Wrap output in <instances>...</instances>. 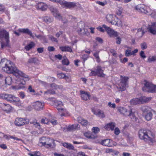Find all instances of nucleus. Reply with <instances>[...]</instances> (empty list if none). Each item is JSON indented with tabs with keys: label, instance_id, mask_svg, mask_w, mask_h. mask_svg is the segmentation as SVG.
<instances>
[{
	"label": "nucleus",
	"instance_id": "nucleus-1",
	"mask_svg": "<svg viewBox=\"0 0 156 156\" xmlns=\"http://www.w3.org/2000/svg\"><path fill=\"white\" fill-rule=\"evenodd\" d=\"M0 66L5 72L8 73H12L16 77H22L24 80L23 81L21 82V83L23 85H24L25 81H28L30 79L28 76L18 69L10 61L5 59H2L0 62Z\"/></svg>",
	"mask_w": 156,
	"mask_h": 156
},
{
	"label": "nucleus",
	"instance_id": "nucleus-2",
	"mask_svg": "<svg viewBox=\"0 0 156 156\" xmlns=\"http://www.w3.org/2000/svg\"><path fill=\"white\" fill-rule=\"evenodd\" d=\"M138 133L139 138L145 142L149 143H153L154 142V139L150 131L140 130Z\"/></svg>",
	"mask_w": 156,
	"mask_h": 156
},
{
	"label": "nucleus",
	"instance_id": "nucleus-3",
	"mask_svg": "<svg viewBox=\"0 0 156 156\" xmlns=\"http://www.w3.org/2000/svg\"><path fill=\"white\" fill-rule=\"evenodd\" d=\"M144 86L142 90L144 92L151 93H156V85H154L147 80L144 81Z\"/></svg>",
	"mask_w": 156,
	"mask_h": 156
},
{
	"label": "nucleus",
	"instance_id": "nucleus-4",
	"mask_svg": "<svg viewBox=\"0 0 156 156\" xmlns=\"http://www.w3.org/2000/svg\"><path fill=\"white\" fill-rule=\"evenodd\" d=\"M118 111L121 114L126 116H129L131 119L135 117L134 113L133 112L131 108L129 110H127L124 107H120L118 108Z\"/></svg>",
	"mask_w": 156,
	"mask_h": 156
},
{
	"label": "nucleus",
	"instance_id": "nucleus-5",
	"mask_svg": "<svg viewBox=\"0 0 156 156\" xmlns=\"http://www.w3.org/2000/svg\"><path fill=\"white\" fill-rule=\"evenodd\" d=\"M54 105L61 116H66V115L68 114L69 112L66 109L60 107L63 105V104L61 101H55L54 102Z\"/></svg>",
	"mask_w": 156,
	"mask_h": 156
},
{
	"label": "nucleus",
	"instance_id": "nucleus-6",
	"mask_svg": "<svg viewBox=\"0 0 156 156\" xmlns=\"http://www.w3.org/2000/svg\"><path fill=\"white\" fill-rule=\"evenodd\" d=\"M49 9L53 15L56 18H57L59 20H61L64 23H66L67 22L66 20H64L62 19V17L57 9L55 7L53 6H50L49 7Z\"/></svg>",
	"mask_w": 156,
	"mask_h": 156
},
{
	"label": "nucleus",
	"instance_id": "nucleus-7",
	"mask_svg": "<svg viewBox=\"0 0 156 156\" xmlns=\"http://www.w3.org/2000/svg\"><path fill=\"white\" fill-rule=\"evenodd\" d=\"M91 73L90 74V76H95L98 75V76L101 77H104L105 75L103 73V70L102 69V67L100 66H98L96 68L95 70H91Z\"/></svg>",
	"mask_w": 156,
	"mask_h": 156
},
{
	"label": "nucleus",
	"instance_id": "nucleus-8",
	"mask_svg": "<svg viewBox=\"0 0 156 156\" xmlns=\"http://www.w3.org/2000/svg\"><path fill=\"white\" fill-rule=\"evenodd\" d=\"M29 122V119L24 118H17L15 119L14 124L17 126H20L28 124Z\"/></svg>",
	"mask_w": 156,
	"mask_h": 156
},
{
	"label": "nucleus",
	"instance_id": "nucleus-9",
	"mask_svg": "<svg viewBox=\"0 0 156 156\" xmlns=\"http://www.w3.org/2000/svg\"><path fill=\"white\" fill-rule=\"evenodd\" d=\"M128 78L127 77L121 76V82L119 84L120 91H122L126 89V87L128 85Z\"/></svg>",
	"mask_w": 156,
	"mask_h": 156
},
{
	"label": "nucleus",
	"instance_id": "nucleus-10",
	"mask_svg": "<svg viewBox=\"0 0 156 156\" xmlns=\"http://www.w3.org/2000/svg\"><path fill=\"white\" fill-rule=\"evenodd\" d=\"M102 27L105 29L108 34L110 37H117L118 36V33L110 27H107L105 24H103Z\"/></svg>",
	"mask_w": 156,
	"mask_h": 156
},
{
	"label": "nucleus",
	"instance_id": "nucleus-11",
	"mask_svg": "<svg viewBox=\"0 0 156 156\" xmlns=\"http://www.w3.org/2000/svg\"><path fill=\"white\" fill-rule=\"evenodd\" d=\"M76 3L73 2H67L62 0L61 6L63 8L72 9L75 8L76 6Z\"/></svg>",
	"mask_w": 156,
	"mask_h": 156
},
{
	"label": "nucleus",
	"instance_id": "nucleus-12",
	"mask_svg": "<svg viewBox=\"0 0 156 156\" xmlns=\"http://www.w3.org/2000/svg\"><path fill=\"white\" fill-rule=\"evenodd\" d=\"M100 144L103 146L108 147H112L116 145V143L109 139H106L102 140L100 143Z\"/></svg>",
	"mask_w": 156,
	"mask_h": 156
},
{
	"label": "nucleus",
	"instance_id": "nucleus-13",
	"mask_svg": "<svg viewBox=\"0 0 156 156\" xmlns=\"http://www.w3.org/2000/svg\"><path fill=\"white\" fill-rule=\"evenodd\" d=\"M149 7V6L142 4L137 5L135 8L139 12L147 14Z\"/></svg>",
	"mask_w": 156,
	"mask_h": 156
},
{
	"label": "nucleus",
	"instance_id": "nucleus-14",
	"mask_svg": "<svg viewBox=\"0 0 156 156\" xmlns=\"http://www.w3.org/2000/svg\"><path fill=\"white\" fill-rule=\"evenodd\" d=\"M0 108L1 109L7 112H9L12 110V107L9 104L3 103H0Z\"/></svg>",
	"mask_w": 156,
	"mask_h": 156
},
{
	"label": "nucleus",
	"instance_id": "nucleus-15",
	"mask_svg": "<svg viewBox=\"0 0 156 156\" xmlns=\"http://www.w3.org/2000/svg\"><path fill=\"white\" fill-rule=\"evenodd\" d=\"M0 98L4 99L7 101L12 102L14 96L12 94H0Z\"/></svg>",
	"mask_w": 156,
	"mask_h": 156
},
{
	"label": "nucleus",
	"instance_id": "nucleus-16",
	"mask_svg": "<svg viewBox=\"0 0 156 156\" xmlns=\"http://www.w3.org/2000/svg\"><path fill=\"white\" fill-rule=\"evenodd\" d=\"M148 31L153 34H156V22L151 23V25H149L147 28Z\"/></svg>",
	"mask_w": 156,
	"mask_h": 156
},
{
	"label": "nucleus",
	"instance_id": "nucleus-17",
	"mask_svg": "<svg viewBox=\"0 0 156 156\" xmlns=\"http://www.w3.org/2000/svg\"><path fill=\"white\" fill-rule=\"evenodd\" d=\"M44 104V103L37 101L33 103L32 104V106L35 109L38 110L43 108Z\"/></svg>",
	"mask_w": 156,
	"mask_h": 156
},
{
	"label": "nucleus",
	"instance_id": "nucleus-18",
	"mask_svg": "<svg viewBox=\"0 0 156 156\" xmlns=\"http://www.w3.org/2000/svg\"><path fill=\"white\" fill-rule=\"evenodd\" d=\"M18 31L21 33H25L29 35L32 38H34V36L31 31L28 28H20L18 29Z\"/></svg>",
	"mask_w": 156,
	"mask_h": 156
},
{
	"label": "nucleus",
	"instance_id": "nucleus-19",
	"mask_svg": "<svg viewBox=\"0 0 156 156\" xmlns=\"http://www.w3.org/2000/svg\"><path fill=\"white\" fill-rule=\"evenodd\" d=\"M81 97L82 99L87 101L89 99L90 95L88 92L84 91H80Z\"/></svg>",
	"mask_w": 156,
	"mask_h": 156
},
{
	"label": "nucleus",
	"instance_id": "nucleus-20",
	"mask_svg": "<svg viewBox=\"0 0 156 156\" xmlns=\"http://www.w3.org/2000/svg\"><path fill=\"white\" fill-rule=\"evenodd\" d=\"M3 38L5 40L9 39V33L4 30H0V38Z\"/></svg>",
	"mask_w": 156,
	"mask_h": 156
},
{
	"label": "nucleus",
	"instance_id": "nucleus-21",
	"mask_svg": "<svg viewBox=\"0 0 156 156\" xmlns=\"http://www.w3.org/2000/svg\"><path fill=\"white\" fill-rule=\"evenodd\" d=\"M37 6V8L38 9L42 11L46 10L48 8L47 5L42 2L38 3Z\"/></svg>",
	"mask_w": 156,
	"mask_h": 156
},
{
	"label": "nucleus",
	"instance_id": "nucleus-22",
	"mask_svg": "<svg viewBox=\"0 0 156 156\" xmlns=\"http://www.w3.org/2000/svg\"><path fill=\"white\" fill-rule=\"evenodd\" d=\"M9 39L2 40L1 41V48L3 49L9 46Z\"/></svg>",
	"mask_w": 156,
	"mask_h": 156
},
{
	"label": "nucleus",
	"instance_id": "nucleus-23",
	"mask_svg": "<svg viewBox=\"0 0 156 156\" xmlns=\"http://www.w3.org/2000/svg\"><path fill=\"white\" fill-rule=\"evenodd\" d=\"M115 126V123L111 122L105 125L104 126V128L107 130L111 129L113 130H114Z\"/></svg>",
	"mask_w": 156,
	"mask_h": 156
},
{
	"label": "nucleus",
	"instance_id": "nucleus-24",
	"mask_svg": "<svg viewBox=\"0 0 156 156\" xmlns=\"http://www.w3.org/2000/svg\"><path fill=\"white\" fill-rule=\"evenodd\" d=\"M59 48L62 51H67L71 52L73 51L72 48L69 46H61Z\"/></svg>",
	"mask_w": 156,
	"mask_h": 156
},
{
	"label": "nucleus",
	"instance_id": "nucleus-25",
	"mask_svg": "<svg viewBox=\"0 0 156 156\" xmlns=\"http://www.w3.org/2000/svg\"><path fill=\"white\" fill-rule=\"evenodd\" d=\"M78 122L82 125L84 126H87L88 124L87 120H85L81 117H78L77 119Z\"/></svg>",
	"mask_w": 156,
	"mask_h": 156
},
{
	"label": "nucleus",
	"instance_id": "nucleus-26",
	"mask_svg": "<svg viewBox=\"0 0 156 156\" xmlns=\"http://www.w3.org/2000/svg\"><path fill=\"white\" fill-rule=\"evenodd\" d=\"M141 104L144 103L149 101L151 99V97H147L145 96H142L140 97Z\"/></svg>",
	"mask_w": 156,
	"mask_h": 156
},
{
	"label": "nucleus",
	"instance_id": "nucleus-27",
	"mask_svg": "<svg viewBox=\"0 0 156 156\" xmlns=\"http://www.w3.org/2000/svg\"><path fill=\"white\" fill-rule=\"evenodd\" d=\"M46 140V142L44 146L48 148L51 147L52 146V143L53 142L52 140L50 139L49 138H44Z\"/></svg>",
	"mask_w": 156,
	"mask_h": 156
},
{
	"label": "nucleus",
	"instance_id": "nucleus-28",
	"mask_svg": "<svg viewBox=\"0 0 156 156\" xmlns=\"http://www.w3.org/2000/svg\"><path fill=\"white\" fill-rule=\"evenodd\" d=\"M130 103L132 105L141 104V102H140V98H135L132 99L130 101Z\"/></svg>",
	"mask_w": 156,
	"mask_h": 156
},
{
	"label": "nucleus",
	"instance_id": "nucleus-29",
	"mask_svg": "<svg viewBox=\"0 0 156 156\" xmlns=\"http://www.w3.org/2000/svg\"><path fill=\"white\" fill-rule=\"evenodd\" d=\"M43 20L47 23H49L53 21L52 18L49 16H45L43 18Z\"/></svg>",
	"mask_w": 156,
	"mask_h": 156
},
{
	"label": "nucleus",
	"instance_id": "nucleus-30",
	"mask_svg": "<svg viewBox=\"0 0 156 156\" xmlns=\"http://www.w3.org/2000/svg\"><path fill=\"white\" fill-rule=\"evenodd\" d=\"M58 77L60 79H65L66 80L69 79V77L66 75L62 73H58L57 74Z\"/></svg>",
	"mask_w": 156,
	"mask_h": 156
},
{
	"label": "nucleus",
	"instance_id": "nucleus-31",
	"mask_svg": "<svg viewBox=\"0 0 156 156\" xmlns=\"http://www.w3.org/2000/svg\"><path fill=\"white\" fill-rule=\"evenodd\" d=\"M30 123L31 124H33L34 127L38 129H39L41 128L40 124V123L37 122L36 119L31 121Z\"/></svg>",
	"mask_w": 156,
	"mask_h": 156
},
{
	"label": "nucleus",
	"instance_id": "nucleus-32",
	"mask_svg": "<svg viewBox=\"0 0 156 156\" xmlns=\"http://www.w3.org/2000/svg\"><path fill=\"white\" fill-rule=\"evenodd\" d=\"M96 115L101 118H104L105 117V115L103 112L100 109L97 110V114Z\"/></svg>",
	"mask_w": 156,
	"mask_h": 156
},
{
	"label": "nucleus",
	"instance_id": "nucleus-33",
	"mask_svg": "<svg viewBox=\"0 0 156 156\" xmlns=\"http://www.w3.org/2000/svg\"><path fill=\"white\" fill-rule=\"evenodd\" d=\"M35 45V44L33 42H32L30 44L26 46L25 47V48L27 51H29L30 49L34 47Z\"/></svg>",
	"mask_w": 156,
	"mask_h": 156
},
{
	"label": "nucleus",
	"instance_id": "nucleus-34",
	"mask_svg": "<svg viewBox=\"0 0 156 156\" xmlns=\"http://www.w3.org/2000/svg\"><path fill=\"white\" fill-rule=\"evenodd\" d=\"M141 110L144 112H150L151 108L148 106H144L142 107Z\"/></svg>",
	"mask_w": 156,
	"mask_h": 156
},
{
	"label": "nucleus",
	"instance_id": "nucleus-35",
	"mask_svg": "<svg viewBox=\"0 0 156 156\" xmlns=\"http://www.w3.org/2000/svg\"><path fill=\"white\" fill-rule=\"evenodd\" d=\"M37 61L38 59L36 58H31L28 60V63L34 64L37 63Z\"/></svg>",
	"mask_w": 156,
	"mask_h": 156
},
{
	"label": "nucleus",
	"instance_id": "nucleus-36",
	"mask_svg": "<svg viewBox=\"0 0 156 156\" xmlns=\"http://www.w3.org/2000/svg\"><path fill=\"white\" fill-rule=\"evenodd\" d=\"M153 116L152 113L150 112H147V115L145 116V118L147 121L150 120L152 118Z\"/></svg>",
	"mask_w": 156,
	"mask_h": 156
},
{
	"label": "nucleus",
	"instance_id": "nucleus-37",
	"mask_svg": "<svg viewBox=\"0 0 156 156\" xmlns=\"http://www.w3.org/2000/svg\"><path fill=\"white\" fill-rule=\"evenodd\" d=\"M114 15L111 14H108L106 16V20L111 23L114 17Z\"/></svg>",
	"mask_w": 156,
	"mask_h": 156
},
{
	"label": "nucleus",
	"instance_id": "nucleus-38",
	"mask_svg": "<svg viewBox=\"0 0 156 156\" xmlns=\"http://www.w3.org/2000/svg\"><path fill=\"white\" fill-rule=\"evenodd\" d=\"M5 83L8 85H10L12 83V79L10 76L5 78Z\"/></svg>",
	"mask_w": 156,
	"mask_h": 156
},
{
	"label": "nucleus",
	"instance_id": "nucleus-39",
	"mask_svg": "<svg viewBox=\"0 0 156 156\" xmlns=\"http://www.w3.org/2000/svg\"><path fill=\"white\" fill-rule=\"evenodd\" d=\"M156 61V56H150L147 59V62H152Z\"/></svg>",
	"mask_w": 156,
	"mask_h": 156
},
{
	"label": "nucleus",
	"instance_id": "nucleus-40",
	"mask_svg": "<svg viewBox=\"0 0 156 156\" xmlns=\"http://www.w3.org/2000/svg\"><path fill=\"white\" fill-rule=\"evenodd\" d=\"M62 64L64 65L68 66L69 64V61L66 56L63 57V59L62 60Z\"/></svg>",
	"mask_w": 156,
	"mask_h": 156
},
{
	"label": "nucleus",
	"instance_id": "nucleus-41",
	"mask_svg": "<svg viewBox=\"0 0 156 156\" xmlns=\"http://www.w3.org/2000/svg\"><path fill=\"white\" fill-rule=\"evenodd\" d=\"M51 88L54 89H62L63 88L62 86L61 85H57L54 83L51 84Z\"/></svg>",
	"mask_w": 156,
	"mask_h": 156
},
{
	"label": "nucleus",
	"instance_id": "nucleus-42",
	"mask_svg": "<svg viewBox=\"0 0 156 156\" xmlns=\"http://www.w3.org/2000/svg\"><path fill=\"white\" fill-rule=\"evenodd\" d=\"M155 13L156 12L154 10L151 9L149 7L147 14L154 16L155 15Z\"/></svg>",
	"mask_w": 156,
	"mask_h": 156
},
{
	"label": "nucleus",
	"instance_id": "nucleus-43",
	"mask_svg": "<svg viewBox=\"0 0 156 156\" xmlns=\"http://www.w3.org/2000/svg\"><path fill=\"white\" fill-rule=\"evenodd\" d=\"M145 32L144 29H143L142 27L141 28H139L137 30V34L138 35L140 34V36L142 37L144 34Z\"/></svg>",
	"mask_w": 156,
	"mask_h": 156
},
{
	"label": "nucleus",
	"instance_id": "nucleus-44",
	"mask_svg": "<svg viewBox=\"0 0 156 156\" xmlns=\"http://www.w3.org/2000/svg\"><path fill=\"white\" fill-rule=\"evenodd\" d=\"M99 51H98V52H96L93 54L94 55L96 59V61L98 63L99 62L101 61L99 56Z\"/></svg>",
	"mask_w": 156,
	"mask_h": 156
},
{
	"label": "nucleus",
	"instance_id": "nucleus-45",
	"mask_svg": "<svg viewBox=\"0 0 156 156\" xmlns=\"http://www.w3.org/2000/svg\"><path fill=\"white\" fill-rule=\"evenodd\" d=\"M74 126L73 125H69L68 126H66V129H67V130L68 131H73L75 130V126Z\"/></svg>",
	"mask_w": 156,
	"mask_h": 156
},
{
	"label": "nucleus",
	"instance_id": "nucleus-46",
	"mask_svg": "<svg viewBox=\"0 0 156 156\" xmlns=\"http://www.w3.org/2000/svg\"><path fill=\"white\" fill-rule=\"evenodd\" d=\"M115 20H116V25L119 27H122V24L121 20L118 18H115Z\"/></svg>",
	"mask_w": 156,
	"mask_h": 156
},
{
	"label": "nucleus",
	"instance_id": "nucleus-47",
	"mask_svg": "<svg viewBox=\"0 0 156 156\" xmlns=\"http://www.w3.org/2000/svg\"><path fill=\"white\" fill-rule=\"evenodd\" d=\"M49 39L52 42H58L57 39L51 35H48Z\"/></svg>",
	"mask_w": 156,
	"mask_h": 156
},
{
	"label": "nucleus",
	"instance_id": "nucleus-48",
	"mask_svg": "<svg viewBox=\"0 0 156 156\" xmlns=\"http://www.w3.org/2000/svg\"><path fill=\"white\" fill-rule=\"evenodd\" d=\"M123 11V9L122 8H118L116 11V13L118 15H121Z\"/></svg>",
	"mask_w": 156,
	"mask_h": 156
},
{
	"label": "nucleus",
	"instance_id": "nucleus-49",
	"mask_svg": "<svg viewBox=\"0 0 156 156\" xmlns=\"http://www.w3.org/2000/svg\"><path fill=\"white\" fill-rule=\"evenodd\" d=\"M84 135L86 137L89 138L94 139L95 138L94 136L87 133H85Z\"/></svg>",
	"mask_w": 156,
	"mask_h": 156
},
{
	"label": "nucleus",
	"instance_id": "nucleus-50",
	"mask_svg": "<svg viewBox=\"0 0 156 156\" xmlns=\"http://www.w3.org/2000/svg\"><path fill=\"white\" fill-rule=\"evenodd\" d=\"M141 48L143 50H144L147 48V45L145 42H143L140 44Z\"/></svg>",
	"mask_w": 156,
	"mask_h": 156
},
{
	"label": "nucleus",
	"instance_id": "nucleus-51",
	"mask_svg": "<svg viewBox=\"0 0 156 156\" xmlns=\"http://www.w3.org/2000/svg\"><path fill=\"white\" fill-rule=\"evenodd\" d=\"M49 122L48 119L46 118L44 119H42L41 120V122L44 124H48Z\"/></svg>",
	"mask_w": 156,
	"mask_h": 156
},
{
	"label": "nucleus",
	"instance_id": "nucleus-52",
	"mask_svg": "<svg viewBox=\"0 0 156 156\" xmlns=\"http://www.w3.org/2000/svg\"><path fill=\"white\" fill-rule=\"evenodd\" d=\"M100 131L99 129L97 127H93L92 129V131L95 133H98Z\"/></svg>",
	"mask_w": 156,
	"mask_h": 156
},
{
	"label": "nucleus",
	"instance_id": "nucleus-53",
	"mask_svg": "<svg viewBox=\"0 0 156 156\" xmlns=\"http://www.w3.org/2000/svg\"><path fill=\"white\" fill-rule=\"evenodd\" d=\"M115 18H118L117 17L115 16H114L113 18L112 19V21L111 23L112 25H116V20H115Z\"/></svg>",
	"mask_w": 156,
	"mask_h": 156
},
{
	"label": "nucleus",
	"instance_id": "nucleus-54",
	"mask_svg": "<svg viewBox=\"0 0 156 156\" xmlns=\"http://www.w3.org/2000/svg\"><path fill=\"white\" fill-rule=\"evenodd\" d=\"M44 138H46L45 137H43L40 140V143L43 146H44L45 144V143L46 142V140Z\"/></svg>",
	"mask_w": 156,
	"mask_h": 156
},
{
	"label": "nucleus",
	"instance_id": "nucleus-55",
	"mask_svg": "<svg viewBox=\"0 0 156 156\" xmlns=\"http://www.w3.org/2000/svg\"><path fill=\"white\" fill-rule=\"evenodd\" d=\"M39 154V153L38 152L29 153V155L30 156H41Z\"/></svg>",
	"mask_w": 156,
	"mask_h": 156
},
{
	"label": "nucleus",
	"instance_id": "nucleus-56",
	"mask_svg": "<svg viewBox=\"0 0 156 156\" xmlns=\"http://www.w3.org/2000/svg\"><path fill=\"white\" fill-rule=\"evenodd\" d=\"M131 51L129 50H127L125 51V55L126 56H129L131 55Z\"/></svg>",
	"mask_w": 156,
	"mask_h": 156
},
{
	"label": "nucleus",
	"instance_id": "nucleus-57",
	"mask_svg": "<svg viewBox=\"0 0 156 156\" xmlns=\"http://www.w3.org/2000/svg\"><path fill=\"white\" fill-rule=\"evenodd\" d=\"M140 57L142 58H145L146 57V55H145V53H144V51H140Z\"/></svg>",
	"mask_w": 156,
	"mask_h": 156
},
{
	"label": "nucleus",
	"instance_id": "nucleus-58",
	"mask_svg": "<svg viewBox=\"0 0 156 156\" xmlns=\"http://www.w3.org/2000/svg\"><path fill=\"white\" fill-rule=\"evenodd\" d=\"M50 1L56 3H59L61 5L62 2V0H49Z\"/></svg>",
	"mask_w": 156,
	"mask_h": 156
},
{
	"label": "nucleus",
	"instance_id": "nucleus-59",
	"mask_svg": "<svg viewBox=\"0 0 156 156\" xmlns=\"http://www.w3.org/2000/svg\"><path fill=\"white\" fill-rule=\"evenodd\" d=\"M89 55H87L84 54L82 55V58L83 61L85 62V61L89 57Z\"/></svg>",
	"mask_w": 156,
	"mask_h": 156
},
{
	"label": "nucleus",
	"instance_id": "nucleus-60",
	"mask_svg": "<svg viewBox=\"0 0 156 156\" xmlns=\"http://www.w3.org/2000/svg\"><path fill=\"white\" fill-rule=\"evenodd\" d=\"M108 106L114 108H115L116 107L114 103L112 104L110 102H109L108 103Z\"/></svg>",
	"mask_w": 156,
	"mask_h": 156
},
{
	"label": "nucleus",
	"instance_id": "nucleus-61",
	"mask_svg": "<svg viewBox=\"0 0 156 156\" xmlns=\"http://www.w3.org/2000/svg\"><path fill=\"white\" fill-rule=\"evenodd\" d=\"M67 148L71 150H73L74 149V147L73 145L72 144L69 143L68 144Z\"/></svg>",
	"mask_w": 156,
	"mask_h": 156
},
{
	"label": "nucleus",
	"instance_id": "nucleus-62",
	"mask_svg": "<svg viewBox=\"0 0 156 156\" xmlns=\"http://www.w3.org/2000/svg\"><path fill=\"white\" fill-rule=\"evenodd\" d=\"M19 96L21 98L23 99L25 98V95L24 92H21L19 93Z\"/></svg>",
	"mask_w": 156,
	"mask_h": 156
},
{
	"label": "nucleus",
	"instance_id": "nucleus-63",
	"mask_svg": "<svg viewBox=\"0 0 156 156\" xmlns=\"http://www.w3.org/2000/svg\"><path fill=\"white\" fill-rule=\"evenodd\" d=\"M120 133V131L119 129V128H115L114 130L115 133L116 135H118Z\"/></svg>",
	"mask_w": 156,
	"mask_h": 156
},
{
	"label": "nucleus",
	"instance_id": "nucleus-64",
	"mask_svg": "<svg viewBox=\"0 0 156 156\" xmlns=\"http://www.w3.org/2000/svg\"><path fill=\"white\" fill-rule=\"evenodd\" d=\"M77 156H87L84 153L82 152H79L77 153Z\"/></svg>",
	"mask_w": 156,
	"mask_h": 156
}]
</instances>
